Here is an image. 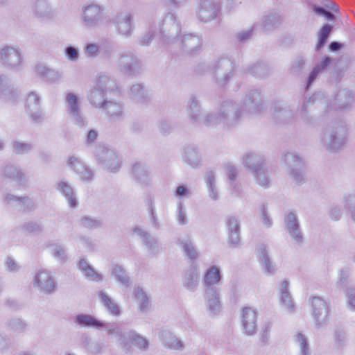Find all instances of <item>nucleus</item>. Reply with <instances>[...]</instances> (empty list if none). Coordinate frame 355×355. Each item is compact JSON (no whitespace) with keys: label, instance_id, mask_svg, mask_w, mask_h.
<instances>
[{"label":"nucleus","instance_id":"obj_1","mask_svg":"<svg viewBox=\"0 0 355 355\" xmlns=\"http://www.w3.org/2000/svg\"><path fill=\"white\" fill-rule=\"evenodd\" d=\"M347 134V127L343 123H333L321 130L320 144L324 150L336 153L345 146Z\"/></svg>","mask_w":355,"mask_h":355},{"label":"nucleus","instance_id":"obj_2","mask_svg":"<svg viewBox=\"0 0 355 355\" xmlns=\"http://www.w3.org/2000/svg\"><path fill=\"white\" fill-rule=\"evenodd\" d=\"M199 68L202 70L207 68L213 82L220 88H223L228 84L235 71L233 62L227 57H220L209 64L201 63Z\"/></svg>","mask_w":355,"mask_h":355},{"label":"nucleus","instance_id":"obj_3","mask_svg":"<svg viewBox=\"0 0 355 355\" xmlns=\"http://www.w3.org/2000/svg\"><path fill=\"white\" fill-rule=\"evenodd\" d=\"M221 125L225 128H231L239 125L245 112L240 102L232 99H226L221 102L219 107Z\"/></svg>","mask_w":355,"mask_h":355},{"label":"nucleus","instance_id":"obj_4","mask_svg":"<svg viewBox=\"0 0 355 355\" xmlns=\"http://www.w3.org/2000/svg\"><path fill=\"white\" fill-rule=\"evenodd\" d=\"M311 305V315L317 329H325L330 320L331 309L329 303L318 296H311L309 299Z\"/></svg>","mask_w":355,"mask_h":355},{"label":"nucleus","instance_id":"obj_5","mask_svg":"<svg viewBox=\"0 0 355 355\" xmlns=\"http://www.w3.org/2000/svg\"><path fill=\"white\" fill-rule=\"evenodd\" d=\"M116 65L121 73L128 76H137L143 71L142 61L129 51L119 53Z\"/></svg>","mask_w":355,"mask_h":355},{"label":"nucleus","instance_id":"obj_6","mask_svg":"<svg viewBox=\"0 0 355 355\" xmlns=\"http://www.w3.org/2000/svg\"><path fill=\"white\" fill-rule=\"evenodd\" d=\"M64 104L67 113L73 123L80 128L87 125V121L83 115L80 107V99L79 96L68 91L65 93Z\"/></svg>","mask_w":355,"mask_h":355},{"label":"nucleus","instance_id":"obj_7","mask_svg":"<svg viewBox=\"0 0 355 355\" xmlns=\"http://www.w3.org/2000/svg\"><path fill=\"white\" fill-rule=\"evenodd\" d=\"M112 80L110 77L101 75L98 76L95 85L89 89L87 94V99L89 103L96 107L101 108L105 102V94L110 87Z\"/></svg>","mask_w":355,"mask_h":355},{"label":"nucleus","instance_id":"obj_8","mask_svg":"<svg viewBox=\"0 0 355 355\" xmlns=\"http://www.w3.org/2000/svg\"><path fill=\"white\" fill-rule=\"evenodd\" d=\"M98 163L105 170L116 173L121 167V161L115 151L105 146H98L94 152Z\"/></svg>","mask_w":355,"mask_h":355},{"label":"nucleus","instance_id":"obj_9","mask_svg":"<svg viewBox=\"0 0 355 355\" xmlns=\"http://www.w3.org/2000/svg\"><path fill=\"white\" fill-rule=\"evenodd\" d=\"M180 32V24L174 13H168L162 21L159 28V39L163 44H171L175 42Z\"/></svg>","mask_w":355,"mask_h":355},{"label":"nucleus","instance_id":"obj_10","mask_svg":"<svg viewBox=\"0 0 355 355\" xmlns=\"http://www.w3.org/2000/svg\"><path fill=\"white\" fill-rule=\"evenodd\" d=\"M81 19L87 28H95L104 21L103 8L98 4L91 3L82 8Z\"/></svg>","mask_w":355,"mask_h":355},{"label":"nucleus","instance_id":"obj_11","mask_svg":"<svg viewBox=\"0 0 355 355\" xmlns=\"http://www.w3.org/2000/svg\"><path fill=\"white\" fill-rule=\"evenodd\" d=\"M33 285L39 292L45 295L53 293L57 287V283L50 271L40 269L33 277Z\"/></svg>","mask_w":355,"mask_h":355},{"label":"nucleus","instance_id":"obj_12","mask_svg":"<svg viewBox=\"0 0 355 355\" xmlns=\"http://www.w3.org/2000/svg\"><path fill=\"white\" fill-rule=\"evenodd\" d=\"M22 53L17 46L3 45L0 46V63L9 68H15L22 62Z\"/></svg>","mask_w":355,"mask_h":355},{"label":"nucleus","instance_id":"obj_13","mask_svg":"<svg viewBox=\"0 0 355 355\" xmlns=\"http://www.w3.org/2000/svg\"><path fill=\"white\" fill-rule=\"evenodd\" d=\"M220 9V4L217 0H200L196 15L201 21L207 23L219 16Z\"/></svg>","mask_w":355,"mask_h":355},{"label":"nucleus","instance_id":"obj_14","mask_svg":"<svg viewBox=\"0 0 355 355\" xmlns=\"http://www.w3.org/2000/svg\"><path fill=\"white\" fill-rule=\"evenodd\" d=\"M116 33L125 38L130 37L135 29L133 15L128 11L118 12L113 19Z\"/></svg>","mask_w":355,"mask_h":355},{"label":"nucleus","instance_id":"obj_15","mask_svg":"<svg viewBox=\"0 0 355 355\" xmlns=\"http://www.w3.org/2000/svg\"><path fill=\"white\" fill-rule=\"evenodd\" d=\"M240 103L245 112L259 113L263 107L261 92L258 89L252 88L246 92Z\"/></svg>","mask_w":355,"mask_h":355},{"label":"nucleus","instance_id":"obj_16","mask_svg":"<svg viewBox=\"0 0 355 355\" xmlns=\"http://www.w3.org/2000/svg\"><path fill=\"white\" fill-rule=\"evenodd\" d=\"M19 92L15 88L12 79L5 73L0 74V101L15 104L19 98Z\"/></svg>","mask_w":355,"mask_h":355},{"label":"nucleus","instance_id":"obj_17","mask_svg":"<svg viewBox=\"0 0 355 355\" xmlns=\"http://www.w3.org/2000/svg\"><path fill=\"white\" fill-rule=\"evenodd\" d=\"M257 309L245 306L241 311V322L243 333L251 336L254 335L257 331Z\"/></svg>","mask_w":355,"mask_h":355},{"label":"nucleus","instance_id":"obj_18","mask_svg":"<svg viewBox=\"0 0 355 355\" xmlns=\"http://www.w3.org/2000/svg\"><path fill=\"white\" fill-rule=\"evenodd\" d=\"M27 114L35 123H40L43 121V113L41 110L40 97L35 93L28 94L25 105Z\"/></svg>","mask_w":355,"mask_h":355},{"label":"nucleus","instance_id":"obj_19","mask_svg":"<svg viewBox=\"0 0 355 355\" xmlns=\"http://www.w3.org/2000/svg\"><path fill=\"white\" fill-rule=\"evenodd\" d=\"M68 166L79 176L83 182H91L94 178V171L87 166L80 159L71 157L67 161Z\"/></svg>","mask_w":355,"mask_h":355},{"label":"nucleus","instance_id":"obj_20","mask_svg":"<svg viewBox=\"0 0 355 355\" xmlns=\"http://www.w3.org/2000/svg\"><path fill=\"white\" fill-rule=\"evenodd\" d=\"M202 46L200 36L192 33L185 34L180 40V50L186 54L193 55L200 52Z\"/></svg>","mask_w":355,"mask_h":355},{"label":"nucleus","instance_id":"obj_21","mask_svg":"<svg viewBox=\"0 0 355 355\" xmlns=\"http://www.w3.org/2000/svg\"><path fill=\"white\" fill-rule=\"evenodd\" d=\"M0 177L2 179L16 182L19 184H24L26 182V175L23 170L19 166L11 163H6L1 166Z\"/></svg>","mask_w":355,"mask_h":355},{"label":"nucleus","instance_id":"obj_22","mask_svg":"<svg viewBox=\"0 0 355 355\" xmlns=\"http://www.w3.org/2000/svg\"><path fill=\"white\" fill-rule=\"evenodd\" d=\"M34 71L37 77L50 84L57 83L62 78V73L59 70L43 64H37Z\"/></svg>","mask_w":355,"mask_h":355},{"label":"nucleus","instance_id":"obj_23","mask_svg":"<svg viewBox=\"0 0 355 355\" xmlns=\"http://www.w3.org/2000/svg\"><path fill=\"white\" fill-rule=\"evenodd\" d=\"M221 279L222 275L220 267L217 266L209 267L206 270L202 279L205 291L220 290L217 286L219 285Z\"/></svg>","mask_w":355,"mask_h":355},{"label":"nucleus","instance_id":"obj_24","mask_svg":"<svg viewBox=\"0 0 355 355\" xmlns=\"http://www.w3.org/2000/svg\"><path fill=\"white\" fill-rule=\"evenodd\" d=\"M284 220L286 227L292 239L295 243L302 244L304 238L296 215L293 212H289L286 214Z\"/></svg>","mask_w":355,"mask_h":355},{"label":"nucleus","instance_id":"obj_25","mask_svg":"<svg viewBox=\"0 0 355 355\" xmlns=\"http://www.w3.org/2000/svg\"><path fill=\"white\" fill-rule=\"evenodd\" d=\"M186 111L189 121L193 125L201 124L202 117L204 114L202 112L200 102L196 96H191L189 98Z\"/></svg>","mask_w":355,"mask_h":355},{"label":"nucleus","instance_id":"obj_26","mask_svg":"<svg viewBox=\"0 0 355 355\" xmlns=\"http://www.w3.org/2000/svg\"><path fill=\"white\" fill-rule=\"evenodd\" d=\"M32 11L33 15L42 20L52 19L55 12L48 0H37L33 5Z\"/></svg>","mask_w":355,"mask_h":355},{"label":"nucleus","instance_id":"obj_27","mask_svg":"<svg viewBox=\"0 0 355 355\" xmlns=\"http://www.w3.org/2000/svg\"><path fill=\"white\" fill-rule=\"evenodd\" d=\"M296 114V110L291 106L277 103L274 107V119L279 123L291 122Z\"/></svg>","mask_w":355,"mask_h":355},{"label":"nucleus","instance_id":"obj_28","mask_svg":"<svg viewBox=\"0 0 355 355\" xmlns=\"http://www.w3.org/2000/svg\"><path fill=\"white\" fill-rule=\"evenodd\" d=\"M182 159L184 163L192 168L199 167L202 161L200 150L193 145L186 146L184 149Z\"/></svg>","mask_w":355,"mask_h":355},{"label":"nucleus","instance_id":"obj_29","mask_svg":"<svg viewBox=\"0 0 355 355\" xmlns=\"http://www.w3.org/2000/svg\"><path fill=\"white\" fill-rule=\"evenodd\" d=\"M288 282L284 281L279 287V302L281 306L288 313H293L295 310V304L288 290Z\"/></svg>","mask_w":355,"mask_h":355},{"label":"nucleus","instance_id":"obj_30","mask_svg":"<svg viewBox=\"0 0 355 355\" xmlns=\"http://www.w3.org/2000/svg\"><path fill=\"white\" fill-rule=\"evenodd\" d=\"M105 327L107 334L114 335L116 338L120 347L125 353H131L133 351V348L128 340L129 331H124L121 327L116 326L107 327L105 325Z\"/></svg>","mask_w":355,"mask_h":355},{"label":"nucleus","instance_id":"obj_31","mask_svg":"<svg viewBox=\"0 0 355 355\" xmlns=\"http://www.w3.org/2000/svg\"><path fill=\"white\" fill-rule=\"evenodd\" d=\"M102 110L112 120H120L124 114L123 104L115 101H106L101 107Z\"/></svg>","mask_w":355,"mask_h":355},{"label":"nucleus","instance_id":"obj_32","mask_svg":"<svg viewBox=\"0 0 355 355\" xmlns=\"http://www.w3.org/2000/svg\"><path fill=\"white\" fill-rule=\"evenodd\" d=\"M226 225L228 232V243L233 247H238L240 244V225L239 220L232 216L226 219Z\"/></svg>","mask_w":355,"mask_h":355},{"label":"nucleus","instance_id":"obj_33","mask_svg":"<svg viewBox=\"0 0 355 355\" xmlns=\"http://www.w3.org/2000/svg\"><path fill=\"white\" fill-rule=\"evenodd\" d=\"M56 189L64 196L71 208L77 207L78 202L74 189L67 181L64 180L59 181L57 183Z\"/></svg>","mask_w":355,"mask_h":355},{"label":"nucleus","instance_id":"obj_34","mask_svg":"<svg viewBox=\"0 0 355 355\" xmlns=\"http://www.w3.org/2000/svg\"><path fill=\"white\" fill-rule=\"evenodd\" d=\"M132 176L134 180L145 186L150 184V171L146 164L137 162L132 166Z\"/></svg>","mask_w":355,"mask_h":355},{"label":"nucleus","instance_id":"obj_35","mask_svg":"<svg viewBox=\"0 0 355 355\" xmlns=\"http://www.w3.org/2000/svg\"><path fill=\"white\" fill-rule=\"evenodd\" d=\"M74 322L81 327L94 328L101 330L105 327V323L89 314H79L74 318Z\"/></svg>","mask_w":355,"mask_h":355},{"label":"nucleus","instance_id":"obj_36","mask_svg":"<svg viewBox=\"0 0 355 355\" xmlns=\"http://www.w3.org/2000/svg\"><path fill=\"white\" fill-rule=\"evenodd\" d=\"M207 300V306L209 313L212 315H217L221 309L220 301V290L205 291Z\"/></svg>","mask_w":355,"mask_h":355},{"label":"nucleus","instance_id":"obj_37","mask_svg":"<svg viewBox=\"0 0 355 355\" xmlns=\"http://www.w3.org/2000/svg\"><path fill=\"white\" fill-rule=\"evenodd\" d=\"M243 164L245 168L253 172L263 167L264 159L259 154L249 151L243 155Z\"/></svg>","mask_w":355,"mask_h":355},{"label":"nucleus","instance_id":"obj_38","mask_svg":"<svg viewBox=\"0 0 355 355\" xmlns=\"http://www.w3.org/2000/svg\"><path fill=\"white\" fill-rule=\"evenodd\" d=\"M259 261L266 274L272 275L275 273L276 266L271 260L266 247L263 245L259 248Z\"/></svg>","mask_w":355,"mask_h":355},{"label":"nucleus","instance_id":"obj_39","mask_svg":"<svg viewBox=\"0 0 355 355\" xmlns=\"http://www.w3.org/2000/svg\"><path fill=\"white\" fill-rule=\"evenodd\" d=\"M353 100L352 92L347 89H343L339 90L336 95L334 106L340 110L346 109L352 105Z\"/></svg>","mask_w":355,"mask_h":355},{"label":"nucleus","instance_id":"obj_40","mask_svg":"<svg viewBox=\"0 0 355 355\" xmlns=\"http://www.w3.org/2000/svg\"><path fill=\"white\" fill-rule=\"evenodd\" d=\"M98 296L100 299L101 303L110 315L114 317L120 315L121 309L119 306L105 291H100L98 293Z\"/></svg>","mask_w":355,"mask_h":355},{"label":"nucleus","instance_id":"obj_41","mask_svg":"<svg viewBox=\"0 0 355 355\" xmlns=\"http://www.w3.org/2000/svg\"><path fill=\"white\" fill-rule=\"evenodd\" d=\"M78 268L83 275L89 281L101 282L103 280V275L92 268L85 259H80L78 263Z\"/></svg>","mask_w":355,"mask_h":355},{"label":"nucleus","instance_id":"obj_42","mask_svg":"<svg viewBox=\"0 0 355 355\" xmlns=\"http://www.w3.org/2000/svg\"><path fill=\"white\" fill-rule=\"evenodd\" d=\"M3 202L8 205H17L24 208H31L33 206V200L28 196L19 197L10 193L3 196Z\"/></svg>","mask_w":355,"mask_h":355},{"label":"nucleus","instance_id":"obj_43","mask_svg":"<svg viewBox=\"0 0 355 355\" xmlns=\"http://www.w3.org/2000/svg\"><path fill=\"white\" fill-rule=\"evenodd\" d=\"M110 274L118 283L125 288L130 286V278L122 266L112 264L110 268Z\"/></svg>","mask_w":355,"mask_h":355},{"label":"nucleus","instance_id":"obj_44","mask_svg":"<svg viewBox=\"0 0 355 355\" xmlns=\"http://www.w3.org/2000/svg\"><path fill=\"white\" fill-rule=\"evenodd\" d=\"M159 338L162 343L170 349H179L182 347L181 341L168 330H162L159 332Z\"/></svg>","mask_w":355,"mask_h":355},{"label":"nucleus","instance_id":"obj_45","mask_svg":"<svg viewBox=\"0 0 355 355\" xmlns=\"http://www.w3.org/2000/svg\"><path fill=\"white\" fill-rule=\"evenodd\" d=\"M199 275L196 270L191 268L183 277V286L190 291H196L198 286Z\"/></svg>","mask_w":355,"mask_h":355},{"label":"nucleus","instance_id":"obj_46","mask_svg":"<svg viewBox=\"0 0 355 355\" xmlns=\"http://www.w3.org/2000/svg\"><path fill=\"white\" fill-rule=\"evenodd\" d=\"M180 247L184 255L191 260H196L199 257V253L195 247L191 238H185L180 241Z\"/></svg>","mask_w":355,"mask_h":355},{"label":"nucleus","instance_id":"obj_47","mask_svg":"<svg viewBox=\"0 0 355 355\" xmlns=\"http://www.w3.org/2000/svg\"><path fill=\"white\" fill-rule=\"evenodd\" d=\"M133 297L139 304V308L141 311H146L150 304L148 297L142 288L137 286L133 291Z\"/></svg>","mask_w":355,"mask_h":355},{"label":"nucleus","instance_id":"obj_48","mask_svg":"<svg viewBox=\"0 0 355 355\" xmlns=\"http://www.w3.org/2000/svg\"><path fill=\"white\" fill-rule=\"evenodd\" d=\"M282 22L281 16L277 12H269L262 18V26L266 30L277 28Z\"/></svg>","mask_w":355,"mask_h":355},{"label":"nucleus","instance_id":"obj_49","mask_svg":"<svg viewBox=\"0 0 355 355\" xmlns=\"http://www.w3.org/2000/svg\"><path fill=\"white\" fill-rule=\"evenodd\" d=\"M128 340L132 347L133 345L141 351H146L148 348V341L134 331H129Z\"/></svg>","mask_w":355,"mask_h":355},{"label":"nucleus","instance_id":"obj_50","mask_svg":"<svg viewBox=\"0 0 355 355\" xmlns=\"http://www.w3.org/2000/svg\"><path fill=\"white\" fill-rule=\"evenodd\" d=\"M284 162L286 166L287 172H290L292 169L300 168L303 167V163L301 158L293 153H287L284 156Z\"/></svg>","mask_w":355,"mask_h":355},{"label":"nucleus","instance_id":"obj_51","mask_svg":"<svg viewBox=\"0 0 355 355\" xmlns=\"http://www.w3.org/2000/svg\"><path fill=\"white\" fill-rule=\"evenodd\" d=\"M130 97L135 101L143 103L148 98V93L141 84H135L130 89Z\"/></svg>","mask_w":355,"mask_h":355},{"label":"nucleus","instance_id":"obj_52","mask_svg":"<svg viewBox=\"0 0 355 355\" xmlns=\"http://www.w3.org/2000/svg\"><path fill=\"white\" fill-rule=\"evenodd\" d=\"M51 255L60 263H64L67 260V250L64 246L58 243H51L49 245Z\"/></svg>","mask_w":355,"mask_h":355},{"label":"nucleus","instance_id":"obj_53","mask_svg":"<svg viewBox=\"0 0 355 355\" xmlns=\"http://www.w3.org/2000/svg\"><path fill=\"white\" fill-rule=\"evenodd\" d=\"M332 29L333 26L328 24L323 25L320 29L318 35V42L315 46L316 51L320 50L325 45Z\"/></svg>","mask_w":355,"mask_h":355},{"label":"nucleus","instance_id":"obj_54","mask_svg":"<svg viewBox=\"0 0 355 355\" xmlns=\"http://www.w3.org/2000/svg\"><path fill=\"white\" fill-rule=\"evenodd\" d=\"M201 123L206 126L213 127L218 125H221L220 112L218 110V113L206 112L202 117Z\"/></svg>","mask_w":355,"mask_h":355},{"label":"nucleus","instance_id":"obj_55","mask_svg":"<svg viewBox=\"0 0 355 355\" xmlns=\"http://www.w3.org/2000/svg\"><path fill=\"white\" fill-rule=\"evenodd\" d=\"M7 326L9 330L18 334L25 332L28 327L26 322L21 318L8 320Z\"/></svg>","mask_w":355,"mask_h":355},{"label":"nucleus","instance_id":"obj_56","mask_svg":"<svg viewBox=\"0 0 355 355\" xmlns=\"http://www.w3.org/2000/svg\"><path fill=\"white\" fill-rule=\"evenodd\" d=\"M306 60L304 56L298 55L291 62L289 72L292 74L300 73L305 67Z\"/></svg>","mask_w":355,"mask_h":355},{"label":"nucleus","instance_id":"obj_57","mask_svg":"<svg viewBox=\"0 0 355 355\" xmlns=\"http://www.w3.org/2000/svg\"><path fill=\"white\" fill-rule=\"evenodd\" d=\"M257 184L261 187H268L270 184V179L267 170L263 167L252 172Z\"/></svg>","mask_w":355,"mask_h":355},{"label":"nucleus","instance_id":"obj_58","mask_svg":"<svg viewBox=\"0 0 355 355\" xmlns=\"http://www.w3.org/2000/svg\"><path fill=\"white\" fill-rule=\"evenodd\" d=\"M33 148L31 143L16 141L12 143V151L15 154L23 155L29 153Z\"/></svg>","mask_w":355,"mask_h":355},{"label":"nucleus","instance_id":"obj_59","mask_svg":"<svg viewBox=\"0 0 355 355\" xmlns=\"http://www.w3.org/2000/svg\"><path fill=\"white\" fill-rule=\"evenodd\" d=\"M342 203L343 208L352 211L355 209V191H348L344 193Z\"/></svg>","mask_w":355,"mask_h":355},{"label":"nucleus","instance_id":"obj_60","mask_svg":"<svg viewBox=\"0 0 355 355\" xmlns=\"http://www.w3.org/2000/svg\"><path fill=\"white\" fill-rule=\"evenodd\" d=\"M85 347L92 355H100L103 352L105 345L102 342H93L87 340Z\"/></svg>","mask_w":355,"mask_h":355},{"label":"nucleus","instance_id":"obj_61","mask_svg":"<svg viewBox=\"0 0 355 355\" xmlns=\"http://www.w3.org/2000/svg\"><path fill=\"white\" fill-rule=\"evenodd\" d=\"M101 53V48L98 44L88 43L84 47V53L88 58H96Z\"/></svg>","mask_w":355,"mask_h":355},{"label":"nucleus","instance_id":"obj_62","mask_svg":"<svg viewBox=\"0 0 355 355\" xmlns=\"http://www.w3.org/2000/svg\"><path fill=\"white\" fill-rule=\"evenodd\" d=\"M79 224L80 226L88 229H96L101 227L102 223L101 220L96 218L88 216H83L79 220Z\"/></svg>","mask_w":355,"mask_h":355},{"label":"nucleus","instance_id":"obj_63","mask_svg":"<svg viewBox=\"0 0 355 355\" xmlns=\"http://www.w3.org/2000/svg\"><path fill=\"white\" fill-rule=\"evenodd\" d=\"M345 294L348 309L355 311V287L349 286L346 288Z\"/></svg>","mask_w":355,"mask_h":355},{"label":"nucleus","instance_id":"obj_64","mask_svg":"<svg viewBox=\"0 0 355 355\" xmlns=\"http://www.w3.org/2000/svg\"><path fill=\"white\" fill-rule=\"evenodd\" d=\"M295 340L300 348L301 355H309V348L306 338L301 333H298L295 336Z\"/></svg>","mask_w":355,"mask_h":355}]
</instances>
